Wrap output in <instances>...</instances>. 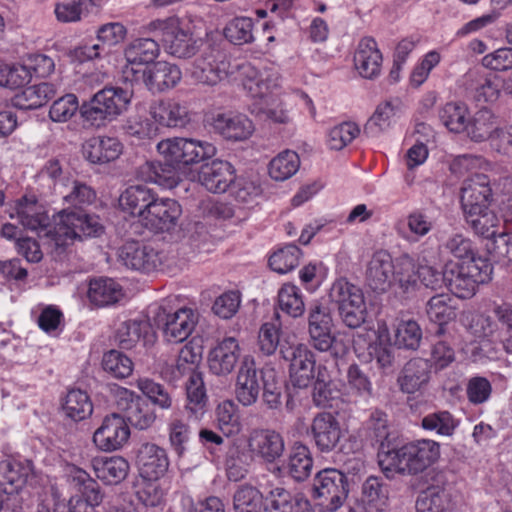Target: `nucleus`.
<instances>
[{"label":"nucleus","instance_id":"f257e3e1","mask_svg":"<svg viewBox=\"0 0 512 512\" xmlns=\"http://www.w3.org/2000/svg\"><path fill=\"white\" fill-rule=\"evenodd\" d=\"M440 457V445L428 439L418 440L400 448L385 450L382 443L378 463L388 478L395 474L415 475L433 465Z\"/></svg>","mask_w":512,"mask_h":512},{"label":"nucleus","instance_id":"f03ea898","mask_svg":"<svg viewBox=\"0 0 512 512\" xmlns=\"http://www.w3.org/2000/svg\"><path fill=\"white\" fill-rule=\"evenodd\" d=\"M133 90L118 86H107L81 105L80 115L94 127H103L127 110Z\"/></svg>","mask_w":512,"mask_h":512},{"label":"nucleus","instance_id":"7ed1b4c3","mask_svg":"<svg viewBox=\"0 0 512 512\" xmlns=\"http://www.w3.org/2000/svg\"><path fill=\"white\" fill-rule=\"evenodd\" d=\"M492 270L488 259H476L474 263H448L445 266L446 286L458 298H471L479 285L491 279Z\"/></svg>","mask_w":512,"mask_h":512},{"label":"nucleus","instance_id":"20e7f679","mask_svg":"<svg viewBox=\"0 0 512 512\" xmlns=\"http://www.w3.org/2000/svg\"><path fill=\"white\" fill-rule=\"evenodd\" d=\"M104 232V226L96 215L82 211H62L53 229L48 230L57 246H66L76 239L98 237Z\"/></svg>","mask_w":512,"mask_h":512},{"label":"nucleus","instance_id":"39448f33","mask_svg":"<svg viewBox=\"0 0 512 512\" xmlns=\"http://www.w3.org/2000/svg\"><path fill=\"white\" fill-rule=\"evenodd\" d=\"M157 151L170 165L190 166L214 157L216 147L195 138L174 137L160 141Z\"/></svg>","mask_w":512,"mask_h":512},{"label":"nucleus","instance_id":"423d86ee","mask_svg":"<svg viewBox=\"0 0 512 512\" xmlns=\"http://www.w3.org/2000/svg\"><path fill=\"white\" fill-rule=\"evenodd\" d=\"M329 296L347 327L358 328L365 322L367 307L360 287L340 278L332 284Z\"/></svg>","mask_w":512,"mask_h":512},{"label":"nucleus","instance_id":"0eeeda50","mask_svg":"<svg viewBox=\"0 0 512 512\" xmlns=\"http://www.w3.org/2000/svg\"><path fill=\"white\" fill-rule=\"evenodd\" d=\"M146 31L160 37L168 53L179 58L191 57L197 50V41L178 17L156 19L146 26Z\"/></svg>","mask_w":512,"mask_h":512},{"label":"nucleus","instance_id":"6e6552de","mask_svg":"<svg viewBox=\"0 0 512 512\" xmlns=\"http://www.w3.org/2000/svg\"><path fill=\"white\" fill-rule=\"evenodd\" d=\"M348 492L347 477L338 469H323L313 480V497L321 512L337 511L344 504Z\"/></svg>","mask_w":512,"mask_h":512},{"label":"nucleus","instance_id":"1a4fd4ad","mask_svg":"<svg viewBox=\"0 0 512 512\" xmlns=\"http://www.w3.org/2000/svg\"><path fill=\"white\" fill-rule=\"evenodd\" d=\"M239 65L236 60L211 50L194 60L190 74L200 84L215 86L226 80L237 81Z\"/></svg>","mask_w":512,"mask_h":512},{"label":"nucleus","instance_id":"9d476101","mask_svg":"<svg viewBox=\"0 0 512 512\" xmlns=\"http://www.w3.org/2000/svg\"><path fill=\"white\" fill-rule=\"evenodd\" d=\"M159 44L152 38H138L130 42L124 50L125 64L122 67V80L125 83L138 84L145 71L159 56Z\"/></svg>","mask_w":512,"mask_h":512},{"label":"nucleus","instance_id":"9b49d317","mask_svg":"<svg viewBox=\"0 0 512 512\" xmlns=\"http://www.w3.org/2000/svg\"><path fill=\"white\" fill-rule=\"evenodd\" d=\"M238 80L250 97L256 99V102H263L280 93L281 76L273 68L257 70L249 62H241L238 68Z\"/></svg>","mask_w":512,"mask_h":512},{"label":"nucleus","instance_id":"f8f14e48","mask_svg":"<svg viewBox=\"0 0 512 512\" xmlns=\"http://www.w3.org/2000/svg\"><path fill=\"white\" fill-rule=\"evenodd\" d=\"M154 324L162 330L164 339L169 343L185 341L195 328L197 314L191 308H180L169 312L163 306L154 310Z\"/></svg>","mask_w":512,"mask_h":512},{"label":"nucleus","instance_id":"ddd939ff","mask_svg":"<svg viewBox=\"0 0 512 512\" xmlns=\"http://www.w3.org/2000/svg\"><path fill=\"white\" fill-rule=\"evenodd\" d=\"M307 433L321 453H330L337 449L343 450L342 440L346 433L336 416L330 412L317 413L312 419Z\"/></svg>","mask_w":512,"mask_h":512},{"label":"nucleus","instance_id":"4468645a","mask_svg":"<svg viewBox=\"0 0 512 512\" xmlns=\"http://www.w3.org/2000/svg\"><path fill=\"white\" fill-rule=\"evenodd\" d=\"M280 353L289 362L292 384L299 388L307 387L315 373L316 360L313 352L303 344H282Z\"/></svg>","mask_w":512,"mask_h":512},{"label":"nucleus","instance_id":"2eb2a0df","mask_svg":"<svg viewBox=\"0 0 512 512\" xmlns=\"http://www.w3.org/2000/svg\"><path fill=\"white\" fill-rule=\"evenodd\" d=\"M247 449L252 456L265 463L273 464L285 451L283 436L271 428H254L247 436Z\"/></svg>","mask_w":512,"mask_h":512},{"label":"nucleus","instance_id":"dca6fc26","mask_svg":"<svg viewBox=\"0 0 512 512\" xmlns=\"http://www.w3.org/2000/svg\"><path fill=\"white\" fill-rule=\"evenodd\" d=\"M130 437V428L125 417L118 413L107 415L93 434V443L104 452L121 449Z\"/></svg>","mask_w":512,"mask_h":512},{"label":"nucleus","instance_id":"f3484780","mask_svg":"<svg viewBox=\"0 0 512 512\" xmlns=\"http://www.w3.org/2000/svg\"><path fill=\"white\" fill-rule=\"evenodd\" d=\"M260 390L255 360L251 355H245L236 376L235 397L242 406L250 407L258 401Z\"/></svg>","mask_w":512,"mask_h":512},{"label":"nucleus","instance_id":"a211bd4d","mask_svg":"<svg viewBox=\"0 0 512 512\" xmlns=\"http://www.w3.org/2000/svg\"><path fill=\"white\" fill-rule=\"evenodd\" d=\"M119 261L131 270L152 272L162 264L159 252L151 246L139 242H127L118 252Z\"/></svg>","mask_w":512,"mask_h":512},{"label":"nucleus","instance_id":"6ab92c4d","mask_svg":"<svg viewBox=\"0 0 512 512\" xmlns=\"http://www.w3.org/2000/svg\"><path fill=\"white\" fill-rule=\"evenodd\" d=\"M150 116L158 126L167 128H183L191 121L187 102L175 98H167L154 102L149 108Z\"/></svg>","mask_w":512,"mask_h":512},{"label":"nucleus","instance_id":"aec40b11","mask_svg":"<svg viewBox=\"0 0 512 512\" xmlns=\"http://www.w3.org/2000/svg\"><path fill=\"white\" fill-rule=\"evenodd\" d=\"M181 212V206L176 200L157 196L141 222L154 232L169 231L176 225Z\"/></svg>","mask_w":512,"mask_h":512},{"label":"nucleus","instance_id":"412c9836","mask_svg":"<svg viewBox=\"0 0 512 512\" xmlns=\"http://www.w3.org/2000/svg\"><path fill=\"white\" fill-rule=\"evenodd\" d=\"M211 126L224 139L233 142L245 141L254 133L250 118L241 113H218L212 118Z\"/></svg>","mask_w":512,"mask_h":512},{"label":"nucleus","instance_id":"4be33fe9","mask_svg":"<svg viewBox=\"0 0 512 512\" xmlns=\"http://www.w3.org/2000/svg\"><path fill=\"white\" fill-rule=\"evenodd\" d=\"M156 333L145 317L123 322L117 330L116 339L122 349H132L138 344L152 346L156 342Z\"/></svg>","mask_w":512,"mask_h":512},{"label":"nucleus","instance_id":"5701e85b","mask_svg":"<svg viewBox=\"0 0 512 512\" xmlns=\"http://www.w3.org/2000/svg\"><path fill=\"white\" fill-rule=\"evenodd\" d=\"M460 201L463 213L490 206L492 189L488 176L475 173L465 179L461 187Z\"/></svg>","mask_w":512,"mask_h":512},{"label":"nucleus","instance_id":"b1692460","mask_svg":"<svg viewBox=\"0 0 512 512\" xmlns=\"http://www.w3.org/2000/svg\"><path fill=\"white\" fill-rule=\"evenodd\" d=\"M241 348L234 337H226L212 348L208 355V367L218 376L229 375L240 360Z\"/></svg>","mask_w":512,"mask_h":512},{"label":"nucleus","instance_id":"393cba45","mask_svg":"<svg viewBox=\"0 0 512 512\" xmlns=\"http://www.w3.org/2000/svg\"><path fill=\"white\" fill-rule=\"evenodd\" d=\"M197 178L208 191L223 193L235 180V169L230 162L216 159L202 165Z\"/></svg>","mask_w":512,"mask_h":512},{"label":"nucleus","instance_id":"a878e982","mask_svg":"<svg viewBox=\"0 0 512 512\" xmlns=\"http://www.w3.org/2000/svg\"><path fill=\"white\" fill-rule=\"evenodd\" d=\"M33 475L31 460L7 457L0 461V488L5 493H13L21 489L28 478Z\"/></svg>","mask_w":512,"mask_h":512},{"label":"nucleus","instance_id":"bb28decb","mask_svg":"<svg viewBox=\"0 0 512 512\" xmlns=\"http://www.w3.org/2000/svg\"><path fill=\"white\" fill-rule=\"evenodd\" d=\"M137 464L144 480H158L167 472L169 460L163 448L153 443H145L138 450Z\"/></svg>","mask_w":512,"mask_h":512},{"label":"nucleus","instance_id":"cd10ccee","mask_svg":"<svg viewBox=\"0 0 512 512\" xmlns=\"http://www.w3.org/2000/svg\"><path fill=\"white\" fill-rule=\"evenodd\" d=\"M394 260L386 250L376 251L367 265L366 279L374 291L385 292L393 284Z\"/></svg>","mask_w":512,"mask_h":512},{"label":"nucleus","instance_id":"c85d7f7f","mask_svg":"<svg viewBox=\"0 0 512 512\" xmlns=\"http://www.w3.org/2000/svg\"><path fill=\"white\" fill-rule=\"evenodd\" d=\"M182 78L178 66L166 61L153 63L146 71L140 83L152 93H159L174 88Z\"/></svg>","mask_w":512,"mask_h":512},{"label":"nucleus","instance_id":"c756f323","mask_svg":"<svg viewBox=\"0 0 512 512\" xmlns=\"http://www.w3.org/2000/svg\"><path fill=\"white\" fill-rule=\"evenodd\" d=\"M382 61L376 41L371 37L362 38L354 54V66L358 73L363 78L374 79L381 72Z\"/></svg>","mask_w":512,"mask_h":512},{"label":"nucleus","instance_id":"7c9ffc66","mask_svg":"<svg viewBox=\"0 0 512 512\" xmlns=\"http://www.w3.org/2000/svg\"><path fill=\"white\" fill-rule=\"evenodd\" d=\"M10 216L31 231L43 230L49 224V217L35 196H23L19 199Z\"/></svg>","mask_w":512,"mask_h":512},{"label":"nucleus","instance_id":"2f4dec72","mask_svg":"<svg viewBox=\"0 0 512 512\" xmlns=\"http://www.w3.org/2000/svg\"><path fill=\"white\" fill-rule=\"evenodd\" d=\"M157 196L153 189L145 185H131L121 193L119 206L123 211L142 221Z\"/></svg>","mask_w":512,"mask_h":512},{"label":"nucleus","instance_id":"473e14b6","mask_svg":"<svg viewBox=\"0 0 512 512\" xmlns=\"http://www.w3.org/2000/svg\"><path fill=\"white\" fill-rule=\"evenodd\" d=\"M123 145L116 137H92L83 146L84 157L93 164L115 161L122 154Z\"/></svg>","mask_w":512,"mask_h":512},{"label":"nucleus","instance_id":"72a5a7b5","mask_svg":"<svg viewBox=\"0 0 512 512\" xmlns=\"http://www.w3.org/2000/svg\"><path fill=\"white\" fill-rule=\"evenodd\" d=\"M39 185L48 190L64 193L72 180V175L65 163L58 158L48 159L36 175Z\"/></svg>","mask_w":512,"mask_h":512},{"label":"nucleus","instance_id":"f704fd0d","mask_svg":"<svg viewBox=\"0 0 512 512\" xmlns=\"http://www.w3.org/2000/svg\"><path fill=\"white\" fill-rule=\"evenodd\" d=\"M402 108L403 104L398 98L380 103L366 122L364 133L370 137H376L388 130L400 117Z\"/></svg>","mask_w":512,"mask_h":512},{"label":"nucleus","instance_id":"c9c22d12","mask_svg":"<svg viewBox=\"0 0 512 512\" xmlns=\"http://www.w3.org/2000/svg\"><path fill=\"white\" fill-rule=\"evenodd\" d=\"M96 477L107 485H117L129 474L130 464L121 456L99 457L92 460Z\"/></svg>","mask_w":512,"mask_h":512},{"label":"nucleus","instance_id":"e433bc0d","mask_svg":"<svg viewBox=\"0 0 512 512\" xmlns=\"http://www.w3.org/2000/svg\"><path fill=\"white\" fill-rule=\"evenodd\" d=\"M127 34V29L120 22H110L101 25L97 30V40L101 44L85 45L82 54L88 59L99 57L105 48H111L121 43Z\"/></svg>","mask_w":512,"mask_h":512},{"label":"nucleus","instance_id":"4c0bfd02","mask_svg":"<svg viewBox=\"0 0 512 512\" xmlns=\"http://www.w3.org/2000/svg\"><path fill=\"white\" fill-rule=\"evenodd\" d=\"M429 379L428 362L417 358L406 363L398 377V384L402 392L412 394L422 389L429 382Z\"/></svg>","mask_w":512,"mask_h":512},{"label":"nucleus","instance_id":"58836bf2","mask_svg":"<svg viewBox=\"0 0 512 512\" xmlns=\"http://www.w3.org/2000/svg\"><path fill=\"white\" fill-rule=\"evenodd\" d=\"M464 219L472 231L483 238L492 239L498 236L500 219L489 206L465 212Z\"/></svg>","mask_w":512,"mask_h":512},{"label":"nucleus","instance_id":"ea45409f","mask_svg":"<svg viewBox=\"0 0 512 512\" xmlns=\"http://www.w3.org/2000/svg\"><path fill=\"white\" fill-rule=\"evenodd\" d=\"M57 90V85L50 82L31 85L15 96L14 104L23 110L37 109L55 97Z\"/></svg>","mask_w":512,"mask_h":512},{"label":"nucleus","instance_id":"a19ab883","mask_svg":"<svg viewBox=\"0 0 512 512\" xmlns=\"http://www.w3.org/2000/svg\"><path fill=\"white\" fill-rule=\"evenodd\" d=\"M362 500L367 512H385L389 504L388 485L378 477H368L362 485Z\"/></svg>","mask_w":512,"mask_h":512},{"label":"nucleus","instance_id":"79ce46f5","mask_svg":"<svg viewBox=\"0 0 512 512\" xmlns=\"http://www.w3.org/2000/svg\"><path fill=\"white\" fill-rule=\"evenodd\" d=\"M88 297L97 306H108L123 297L122 287L111 278H97L89 283Z\"/></svg>","mask_w":512,"mask_h":512},{"label":"nucleus","instance_id":"37998d69","mask_svg":"<svg viewBox=\"0 0 512 512\" xmlns=\"http://www.w3.org/2000/svg\"><path fill=\"white\" fill-rule=\"evenodd\" d=\"M287 471L296 481L306 480L313 468V458L308 446L302 443H295L288 455Z\"/></svg>","mask_w":512,"mask_h":512},{"label":"nucleus","instance_id":"c03bdc74","mask_svg":"<svg viewBox=\"0 0 512 512\" xmlns=\"http://www.w3.org/2000/svg\"><path fill=\"white\" fill-rule=\"evenodd\" d=\"M252 113L276 124H288L292 120L290 109L285 103L281 93L274 97L267 98V100L263 102H255L253 104Z\"/></svg>","mask_w":512,"mask_h":512},{"label":"nucleus","instance_id":"a18cd8bd","mask_svg":"<svg viewBox=\"0 0 512 512\" xmlns=\"http://www.w3.org/2000/svg\"><path fill=\"white\" fill-rule=\"evenodd\" d=\"M187 403L186 411L195 420H199L205 413L207 396L201 374H192L186 384Z\"/></svg>","mask_w":512,"mask_h":512},{"label":"nucleus","instance_id":"49530a36","mask_svg":"<svg viewBox=\"0 0 512 512\" xmlns=\"http://www.w3.org/2000/svg\"><path fill=\"white\" fill-rule=\"evenodd\" d=\"M279 309L292 318L301 317L305 312L304 296L299 287L286 283L278 291Z\"/></svg>","mask_w":512,"mask_h":512},{"label":"nucleus","instance_id":"de8ad7c7","mask_svg":"<svg viewBox=\"0 0 512 512\" xmlns=\"http://www.w3.org/2000/svg\"><path fill=\"white\" fill-rule=\"evenodd\" d=\"M422 339V329L413 319H400L395 324L393 344L398 348L416 350Z\"/></svg>","mask_w":512,"mask_h":512},{"label":"nucleus","instance_id":"09e8293b","mask_svg":"<svg viewBox=\"0 0 512 512\" xmlns=\"http://www.w3.org/2000/svg\"><path fill=\"white\" fill-rule=\"evenodd\" d=\"M62 409L70 419L82 421L92 414L93 404L85 391L72 389L68 391Z\"/></svg>","mask_w":512,"mask_h":512},{"label":"nucleus","instance_id":"8fccbe9b","mask_svg":"<svg viewBox=\"0 0 512 512\" xmlns=\"http://www.w3.org/2000/svg\"><path fill=\"white\" fill-rule=\"evenodd\" d=\"M497 125L496 117L491 111L486 109L479 110L472 119L469 118L467 129L464 132L475 142L489 140L495 126Z\"/></svg>","mask_w":512,"mask_h":512},{"label":"nucleus","instance_id":"3c124183","mask_svg":"<svg viewBox=\"0 0 512 512\" xmlns=\"http://www.w3.org/2000/svg\"><path fill=\"white\" fill-rule=\"evenodd\" d=\"M262 399L268 409L280 408L283 385L275 369L265 367L261 370Z\"/></svg>","mask_w":512,"mask_h":512},{"label":"nucleus","instance_id":"603ef678","mask_svg":"<svg viewBox=\"0 0 512 512\" xmlns=\"http://www.w3.org/2000/svg\"><path fill=\"white\" fill-rule=\"evenodd\" d=\"M300 167L299 155L291 150H285L275 156L269 163V175L276 181L291 178Z\"/></svg>","mask_w":512,"mask_h":512},{"label":"nucleus","instance_id":"864d4df0","mask_svg":"<svg viewBox=\"0 0 512 512\" xmlns=\"http://www.w3.org/2000/svg\"><path fill=\"white\" fill-rule=\"evenodd\" d=\"M393 284L398 285L403 293L415 289L417 284L416 265L408 254L401 255L394 261Z\"/></svg>","mask_w":512,"mask_h":512},{"label":"nucleus","instance_id":"5fc2aeb1","mask_svg":"<svg viewBox=\"0 0 512 512\" xmlns=\"http://www.w3.org/2000/svg\"><path fill=\"white\" fill-rule=\"evenodd\" d=\"M459 425V421L447 410H440L425 415L421 420V427L440 436H452Z\"/></svg>","mask_w":512,"mask_h":512},{"label":"nucleus","instance_id":"6e6d98bb","mask_svg":"<svg viewBox=\"0 0 512 512\" xmlns=\"http://www.w3.org/2000/svg\"><path fill=\"white\" fill-rule=\"evenodd\" d=\"M69 480L74 483L78 490L93 504L102 502V493L98 483L82 468L71 465L67 469Z\"/></svg>","mask_w":512,"mask_h":512},{"label":"nucleus","instance_id":"4d7b16f0","mask_svg":"<svg viewBox=\"0 0 512 512\" xmlns=\"http://www.w3.org/2000/svg\"><path fill=\"white\" fill-rule=\"evenodd\" d=\"M265 498L254 486L241 485L233 495L235 512H263Z\"/></svg>","mask_w":512,"mask_h":512},{"label":"nucleus","instance_id":"13d9d810","mask_svg":"<svg viewBox=\"0 0 512 512\" xmlns=\"http://www.w3.org/2000/svg\"><path fill=\"white\" fill-rule=\"evenodd\" d=\"M452 297L449 294H437L431 297L426 304V314L430 321L442 326L456 316L452 305Z\"/></svg>","mask_w":512,"mask_h":512},{"label":"nucleus","instance_id":"bf43d9fd","mask_svg":"<svg viewBox=\"0 0 512 512\" xmlns=\"http://www.w3.org/2000/svg\"><path fill=\"white\" fill-rule=\"evenodd\" d=\"M440 120L451 132H464L469 120L468 108L464 103L449 102L441 109Z\"/></svg>","mask_w":512,"mask_h":512},{"label":"nucleus","instance_id":"052dcab7","mask_svg":"<svg viewBox=\"0 0 512 512\" xmlns=\"http://www.w3.org/2000/svg\"><path fill=\"white\" fill-rule=\"evenodd\" d=\"M450 505L447 493L432 486L422 491L415 503L416 512H444Z\"/></svg>","mask_w":512,"mask_h":512},{"label":"nucleus","instance_id":"680f3d73","mask_svg":"<svg viewBox=\"0 0 512 512\" xmlns=\"http://www.w3.org/2000/svg\"><path fill=\"white\" fill-rule=\"evenodd\" d=\"M201 351L192 345H185L179 351L176 359L175 366L172 370V377L174 380L181 378L184 375L200 374L197 369L201 362Z\"/></svg>","mask_w":512,"mask_h":512},{"label":"nucleus","instance_id":"e2e57ef3","mask_svg":"<svg viewBox=\"0 0 512 512\" xmlns=\"http://www.w3.org/2000/svg\"><path fill=\"white\" fill-rule=\"evenodd\" d=\"M443 246L451 255L459 260L458 263H474L476 259H485L478 255L472 240L460 233L449 236Z\"/></svg>","mask_w":512,"mask_h":512},{"label":"nucleus","instance_id":"0e129e2a","mask_svg":"<svg viewBox=\"0 0 512 512\" xmlns=\"http://www.w3.org/2000/svg\"><path fill=\"white\" fill-rule=\"evenodd\" d=\"M92 7V0H63L56 4L55 15L63 23L78 22L90 13Z\"/></svg>","mask_w":512,"mask_h":512},{"label":"nucleus","instance_id":"69168bd1","mask_svg":"<svg viewBox=\"0 0 512 512\" xmlns=\"http://www.w3.org/2000/svg\"><path fill=\"white\" fill-rule=\"evenodd\" d=\"M254 22L250 17H236L224 29V35L235 45L249 44L254 41Z\"/></svg>","mask_w":512,"mask_h":512},{"label":"nucleus","instance_id":"338daca9","mask_svg":"<svg viewBox=\"0 0 512 512\" xmlns=\"http://www.w3.org/2000/svg\"><path fill=\"white\" fill-rule=\"evenodd\" d=\"M300 256V249L295 244H289L270 256L269 265L273 271L285 274L298 266Z\"/></svg>","mask_w":512,"mask_h":512},{"label":"nucleus","instance_id":"774afa93","mask_svg":"<svg viewBox=\"0 0 512 512\" xmlns=\"http://www.w3.org/2000/svg\"><path fill=\"white\" fill-rule=\"evenodd\" d=\"M216 422L218 428L226 436L235 435L240 431L237 406L233 401L225 400L217 406Z\"/></svg>","mask_w":512,"mask_h":512}]
</instances>
